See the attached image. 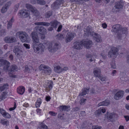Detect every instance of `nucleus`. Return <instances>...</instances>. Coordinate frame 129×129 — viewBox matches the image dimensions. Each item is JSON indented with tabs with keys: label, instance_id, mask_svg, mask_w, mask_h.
<instances>
[{
	"label": "nucleus",
	"instance_id": "1",
	"mask_svg": "<svg viewBox=\"0 0 129 129\" xmlns=\"http://www.w3.org/2000/svg\"><path fill=\"white\" fill-rule=\"evenodd\" d=\"M37 34V33L35 32H33L31 34L33 41V47L35 52H42L45 48H47L49 51L52 52L55 51L54 49H51L52 44L51 43L48 42L46 44L44 43V44H40Z\"/></svg>",
	"mask_w": 129,
	"mask_h": 129
},
{
	"label": "nucleus",
	"instance_id": "2",
	"mask_svg": "<svg viewBox=\"0 0 129 129\" xmlns=\"http://www.w3.org/2000/svg\"><path fill=\"white\" fill-rule=\"evenodd\" d=\"M92 45V43L91 41H86L83 40L80 42H77L74 43V47L76 49H81L83 46L87 48L91 47Z\"/></svg>",
	"mask_w": 129,
	"mask_h": 129
},
{
	"label": "nucleus",
	"instance_id": "3",
	"mask_svg": "<svg viewBox=\"0 0 129 129\" xmlns=\"http://www.w3.org/2000/svg\"><path fill=\"white\" fill-rule=\"evenodd\" d=\"M19 35L20 39L22 42L29 43L30 41V38L27 34L24 32H19L16 34Z\"/></svg>",
	"mask_w": 129,
	"mask_h": 129
},
{
	"label": "nucleus",
	"instance_id": "4",
	"mask_svg": "<svg viewBox=\"0 0 129 129\" xmlns=\"http://www.w3.org/2000/svg\"><path fill=\"white\" fill-rule=\"evenodd\" d=\"M91 29H90L89 27H87V29L85 28L84 29V31L85 32L87 33L88 34L89 33H90V34L93 36V37L94 38V39L97 42L100 43L102 41V40L101 36L99 35H97L96 34L93 32L91 34Z\"/></svg>",
	"mask_w": 129,
	"mask_h": 129
},
{
	"label": "nucleus",
	"instance_id": "5",
	"mask_svg": "<svg viewBox=\"0 0 129 129\" xmlns=\"http://www.w3.org/2000/svg\"><path fill=\"white\" fill-rule=\"evenodd\" d=\"M39 69L40 70H43V69H45L43 70L44 72L47 75H49L52 72L51 68L48 67L44 64L41 65L39 67Z\"/></svg>",
	"mask_w": 129,
	"mask_h": 129
},
{
	"label": "nucleus",
	"instance_id": "6",
	"mask_svg": "<svg viewBox=\"0 0 129 129\" xmlns=\"http://www.w3.org/2000/svg\"><path fill=\"white\" fill-rule=\"evenodd\" d=\"M53 85V83L51 81H47L44 85L46 91H47L50 90L52 88Z\"/></svg>",
	"mask_w": 129,
	"mask_h": 129
},
{
	"label": "nucleus",
	"instance_id": "7",
	"mask_svg": "<svg viewBox=\"0 0 129 129\" xmlns=\"http://www.w3.org/2000/svg\"><path fill=\"white\" fill-rule=\"evenodd\" d=\"M118 51V49L116 47H113L112 48L108 53V55L109 57L112 56L116 57Z\"/></svg>",
	"mask_w": 129,
	"mask_h": 129
},
{
	"label": "nucleus",
	"instance_id": "8",
	"mask_svg": "<svg viewBox=\"0 0 129 129\" xmlns=\"http://www.w3.org/2000/svg\"><path fill=\"white\" fill-rule=\"evenodd\" d=\"M29 12L28 11L22 10L19 12L18 15L20 17H26L29 16Z\"/></svg>",
	"mask_w": 129,
	"mask_h": 129
},
{
	"label": "nucleus",
	"instance_id": "9",
	"mask_svg": "<svg viewBox=\"0 0 129 129\" xmlns=\"http://www.w3.org/2000/svg\"><path fill=\"white\" fill-rule=\"evenodd\" d=\"M124 4V2L122 1H121L116 2L115 6V8L118 9V10H120L122 9Z\"/></svg>",
	"mask_w": 129,
	"mask_h": 129
},
{
	"label": "nucleus",
	"instance_id": "10",
	"mask_svg": "<svg viewBox=\"0 0 129 129\" xmlns=\"http://www.w3.org/2000/svg\"><path fill=\"white\" fill-rule=\"evenodd\" d=\"M75 35V34L74 33L69 32L68 33L67 35L66 41L67 42H70L71 41Z\"/></svg>",
	"mask_w": 129,
	"mask_h": 129
},
{
	"label": "nucleus",
	"instance_id": "11",
	"mask_svg": "<svg viewBox=\"0 0 129 129\" xmlns=\"http://www.w3.org/2000/svg\"><path fill=\"white\" fill-rule=\"evenodd\" d=\"M124 91L122 90H120L114 96V98L116 100H118L123 96L124 94Z\"/></svg>",
	"mask_w": 129,
	"mask_h": 129
},
{
	"label": "nucleus",
	"instance_id": "12",
	"mask_svg": "<svg viewBox=\"0 0 129 129\" xmlns=\"http://www.w3.org/2000/svg\"><path fill=\"white\" fill-rule=\"evenodd\" d=\"M41 28L37 30L38 32L39 31L40 32L39 35V36L42 35L41 38L42 39H44L45 38V36L44 35L46 33V30L45 28H43L42 27H41Z\"/></svg>",
	"mask_w": 129,
	"mask_h": 129
},
{
	"label": "nucleus",
	"instance_id": "13",
	"mask_svg": "<svg viewBox=\"0 0 129 129\" xmlns=\"http://www.w3.org/2000/svg\"><path fill=\"white\" fill-rule=\"evenodd\" d=\"M26 7L28 9L31 11L32 13L36 15V13H37V12L35 8H34L30 5L28 4L26 5Z\"/></svg>",
	"mask_w": 129,
	"mask_h": 129
},
{
	"label": "nucleus",
	"instance_id": "14",
	"mask_svg": "<svg viewBox=\"0 0 129 129\" xmlns=\"http://www.w3.org/2000/svg\"><path fill=\"white\" fill-rule=\"evenodd\" d=\"M101 71L100 69L98 68H96L94 70L93 73L94 75L96 77H99L100 76Z\"/></svg>",
	"mask_w": 129,
	"mask_h": 129
},
{
	"label": "nucleus",
	"instance_id": "15",
	"mask_svg": "<svg viewBox=\"0 0 129 129\" xmlns=\"http://www.w3.org/2000/svg\"><path fill=\"white\" fill-rule=\"evenodd\" d=\"M106 111V109L104 108H100L95 112V114L96 115H99L101 114V112L103 113H105Z\"/></svg>",
	"mask_w": 129,
	"mask_h": 129
},
{
	"label": "nucleus",
	"instance_id": "16",
	"mask_svg": "<svg viewBox=\"0 0 129 129\" xmlns=\"http://www.w3.org/2000/svg\"><path fill=\"white\" fill-rule=\"evenodd\" d=\"M11 4L10 2H8L4 6H3L2 9L1 11L2 13H4L6 12L7 11L8 8V6H9Z\"/></svg>",
	"mask_w": 129,
	"mask_h": 129
},
{
	"label": "nucleus",
	"instance_id": "17",
	"mask_svg": "<svg viewBox=\"0 0 129 129\" xmlns=\"http://www.w3.org/2000/svg\"><path fill=\"white\" fill-rule=\"evenodd\" d=\"M116 115V113L114 112L110 113L109 112H107L106 115V116L108 118L110 119L115 117Z\"/></svg>",
	"mask_w": 129,
	"mask_h": 129
},
{
	"label": "nucleus",
	"instance_id": "18",
	"mask_svg": "<svg viewBox=\"0 0 129 129\" xmlns=\"http://www.w3.org/2000/svg\"><path fill=\"white\" fill-rule=\"evenodd\" d=\"M25 90V88L22 86L18 87L17 89V91L18 93L21 94H23L24 93Z\"/></svg>",
	"mask_w": 129,
	"mask_h": 129
},
{
	"label": "nucleus",
	"instance_id": "19",
	"mask_svg": "<svg viewBox=\"0 0 129 129\" xmlns=\"http://www.w3.org/2000/svg\"><path fill=\"white\" fill-rule=\"evenodd\" d=\"M110 103V101L107 100L100 103L98 104L99 106H107Z\"/></svg>",
	"mask_w": 129,
	"mask_h": 129
},
{
	"label": "nucleus",
	"instance_id": "20",
	"mask_svg": "<svg viewBox=\"0 0 129 129\" xmlns=\"http://www.w3.org/2000/svg\"><path fill=\"white\" fill-rule=\"evenodd\" d=\"M4 40L7 43H11L14 42V39L11 37H7L5 38Z\"/></svg>",
	"mask_w": 129,
	"mask_h": 129
},
{
	"label": "nucleus",
	"instance_id": "21",
	"mask_svg": "<svg viewBox=\"0 0 129 129\" xmlns=\"http://www.w3.org/2000/svg\"><path fill=\"white\" fill-rule=\"evenodd\" d=\"M21 51L20 48L18 46L15 47L14 49V52L16 55H18Z\"/></svg>",
	"mask_w": 129,
	"mask_h": 129
},
{
	"label": "nucleus",
	"instance_id": "22",
	"mask_svg": "<svg viewBox=\"0 0 129 129\" xmlns=\"http://www.w3.org/2000/svg\"><path fill=\"white\" fill-rule=\"evenodd\" d=\"M54 70L55 72L57 73H60L62 71V69L59 66H55Z\"/></svg>",
	"mask_w": 129,
	"mask_h": 129
},
{
	"label": "nucleus",
	"instance_id": "23",
	"mask_svg": "<svg viewBox=\"0 0 129 129\" xmlns=\"http://www.w3.org/2000/svg\"><path fill=\"white\" fill-rule=\"evenodd\" d=\"M89 91L88 89H86V88H84L82 92L81 93L79 96H84V95H85Z\"/></svg>",
	"mask_w": 129,
	"mask_h": 129
},
{
	"label": "nucleus",
	"instance_id": "24",
	"mask_svg": "<svg viewBox=\"0 0 129 129\" xmlns=\"http://www.w3.org/2000/svg\"><path fill=\"white\" fill-rule=\"evenodd\" d=\"M88 0H71V1L72 2H74L77 4H79L83 3V1H86Z\"/></svg>",
	"mask_w": 129,
	"mask_h": 129
},
{
	"label": "nucleus",
	"instance_id": "25",
	"mask_svg": "<svg viewBox=\"0 0 129 129\" xmlns=\"http://www.w3.org/2000/svg\"><path fill=\"white\" fill-rule=\"evenodd\" d=\"M7 96V92L6 91L4 92L1 95L0 98L2 100H3L6 98Z\"/></svg>",
	"mask_w": 129,
	"mask_h": 129
},
{
	"label": "nucleus",
	"instance_id": "26",
	"mask_svg": "<svg viewBox=\"0 0 129 129\" xmlns=\"http://www.w3.org/2000/svg\"><path fill=\"white\" fill-rule=\"evenodd\" d=\"M8 86L7 84H6L0 86V91H2L4 90H6L8 88Z\"/></svg>",
	"mask_w": 129,
	"mask_h": 129
},
{
	"label": "nucleus",
	"instance_id": "27",
	"mask_svg": "<svg viewBox=\"0 0 129 129\" xmlns=\"http://www.w3.org/2000/svg\"><path fill=\"white\" fill-rule=\"evenodd\" d=\"M59 109L60 110H66L68 111L70 109V108L66 106H61L59 107Z\"/></svg>",
	"mask_w": 129,
	"mask_h": 129
},
{
	"label": "nucleus",
	"instance_id": "28",
	"mask_svg": "<svg viewBox=\"0 0 129 129\" xmlns=\"http://www.w3.org/2000/svg\"><path fill=\"white\" fill-rule=\"evenodd\" d=\"M35 24L37 25H49V23L46 22H38L36 23Z\"/></svg>",
	"mask_w": 129,
	"mask_h": 129
},
{
	"label": "nucleus",
	"instance_id": "29",
	"mask_svg": "<svg viewBox=\"0 0 129 129\" xmlns=\"http://www.w3.org/2000/svg\"><path fill=\"white\" fill-rule=\"evenodd\" d=\"M38 129H48V128L47 127L45 124L41 123Z\"/></svg>",
	"mask_w": 129,
	"mask_h": 129
},
{
	"label": "nucleus",
	"instance_id": "30",
	"mask_svg": "<svg viewBox=\"0 0 129 129\" xmlns=\"http://www.w3.org/2000/svg\"><path fill=\"white\" fill-rule=\"evenodd\" d=\"M119 26V25H114L113 27L112 31L114 32H117L118 30V27Z\"/></svg>",
	"mask_w": 129,
	"mask_h": 129
},
{
	"label": "nucleus",
	"instance_id": "31",
	"mask_svg": "<svg viewBox=\"0 0 129 129\" xmlns=\"http://www.w3.org/2000/svg\"><path fill=\"white\" fill-rule=\"evenodd\" d=\"M51 23L52 26L54 28H56L57 25L59 24L58 22L56 21L54 22H52Z\"/></svg>",
	"mask_w": 129,
	"mask_h": 129
},
{
	"label": "nucleus",
	"instance_id": "32",
	"mask_svg": "<svg viewBox=\"0 0 129 129\" xmlns=\"http://www.w3.org/2000/svg\"><path fill=\"white\" fill-rule=\"evenodd\" d=\"M41 104V100L40 99H38L36 103V107H39L40 106Z\"/></svg>",
	"mask_w": 129,
	"mask_h": 129
},
{
	"label": "nucleus",
	"instance_id": "33",
	"mask_svg": "<svg viewBox=\"0 0 129 129\" xmlns=\"http://www.w3.org/2000/svg\"><path fill=\"white\" fill-rule=\"evenodd\" d=\"M95 56L94 55H89V57L91 58L90 59V62H92L94 61Z\"/></svg>",
	"mask_w": 129,
	"mask_h": 129
},
{
	"label": "nucleus",
	"instance_id": "34",
	"mask_svg": "<svg viewBox=\"0 0 129 129\" xmlns=\"http://www.w3.org/2000/svg\"><path fill=\"white\" fill-rule=\"evenodd\" d=\"M92 129H102V127L99 126H93L92 127Z\"/></svg>",
	"mask_w": 129,
	"mask_h": 129
},
{
	"label": "nucleus",
	"instance_id": "35",
	"mask_svg": "<svg viewBox=\"0 0 129 129\" xmlns=\"http://www.w3.org/2000/svg\"><path fill=\"white\" fill-rule=\"evenodd\" d=\"M24 46L27 49H29L30 48V45L29 44L26 43L23 44Z\"/></svg>",
	"mask_w": 129,
	"mask_h": 129
},
{
	"label": "nucleus",
	"instance_id": "36",
	"mask_svg": "<svg viewBox=\"0 0 129 129\" xmlns=\"http://www.w3.org/2000/svg\"><path fill=\"white\" fill-rule=\"evenodd\" d=\"M12 20H10L8 23L7 25V28H9L11 27L12 25Z\"/></svg>",
	"mask_w": 129,
	"mask_h": 129
},
{
	"label": "nucleus",
	"instance_id": "37",
	"mask_svg": "<svg viewBox=\"0 0 129 129\" xmlns=\"http://www.w3.org/2000/svg\"><path fill=\"white\" fill-rule=\"evenodd\" d=\"M28 91L29 92H32L33 93H35L36 92V91L35 90V91H33V89L30 87L29 88Z\"/></svg>",
	"mask_w": 129,
	"mask_h": 129
},
{
	"label": "nucleus",
	"instance_id": "38",
	"mask_svg": "<svg viewBox=\"0 0 129 129\" xmlns=\"http://www.w3.org/2000/svg\"><path fill=\"white\" fill-rule=\"evenodd\" d=\"M37 2L38 4L40 5H44L45 4V2L44 1H37Z\"/></svg>",
	"mask_w": 129,
	"mask_h": 129
},
{
	"label": "nucleus",
	"instance_id": "39",
	"mask_svg": "<svg viewBox=\"0 0 129 129\" xmlns=\"http://www.w3.org/2000/svg\"><path fill=\"white\" fill-rule=\"evenodd\" d=\"M56 4H58L57 5L60 4L61 3H63V1L62 0H58L56 1Z\"/></svg>",
	"mask_w": 129,
	"mask_h": 129
},
{
	"label": "nucleus",
	"instance_id": "40",
	"mask_svg": "<svg viewBox=\"0 0 129 129\" xmlns=\"http://www.w3.org/2000/svg\"><path fill=\"white\" fill-rule=\"evenodd\" d=\"M99 78H100L101 80L102 81H105V80H106V78L104 77H102L101 76H99V77H98Z\"/></svg>",
	"mask_w": 129,
	"mask_h": 129
},
{
	"label": "nucleus",
	"instance_id": "41",
	"mask_svg": "<svg viewBox=\"0 0 129 129\" xmlns=\"http://www.w3.org/2000/svg\"><path fill=\"white\" fill-rule=\"evenodd\" d=\"M86 100L85 99H81L80 101V103L81 104H84Z\"/></svg>",
	"mask_w": 129,
	"mask_h": 129
},
{
	"label": "nucleus",
	"instance_id": "42",
	"mask_svg": "<svg viewBox=\"0 0 129 129\" xmlns=\"http://www.w3.org/2000/svg\"><path fill=\"white\" fill-rule=\"evenodd\" d=\"M12 69L11 70V71H14V70H16L17 69V67L16 66H13L12 67Z\"/></svg>",
	"mask_w": 129,
	"mask_h": 129
},
{
	"label": "nucleus",
	"instance_id": "43",
	"mask_svg": "<svg viewBox=\"0 0 129 129\" xmlns=\"http://www.w3.org/2000/svg\"><path fill=\"white\" fill-rule=\"evenodd\" d=\"M6 122L7 121L4 120L2 119L1 120V123L3 124H5Z\"/></svg>",
	"mask_w": 129,
	"mask_h": 129
},
{
	"label": "nucleus",
	"instance_id": "44",
	"mask_svg": "<svg viewBox=\"0 0 129 129\" xmlns=\"http://www.w3.org/2000/svg\"><path fill=\"white\" fill-rule=\"evenodd\" d=\"M49 113L51 116H55L56 115L54 112H49Z\"/></svg>",
	"mask_w": 129,
	"mask_h": 129
},
{
	"label": "nucleus",
	"instance_id": "45",
	"mask_svg": "<svg viewBox=\"0 0 129 129\" xmlns=\"http://www.w3.org/2000/svg\"><path fill=\"white\" fill-rule=\"evenodd\" d=\"M124 117L125 118L126 121H128L129 120V116H125Z\"/></svg>",
	"mask_w": 129,
	"mask_h": 129
},
{
	"label": "nucleus",
	"instance_id": "46",
	"mask_svg": "<svg viewBox=\"0 0 129 129\" xmlns=\"http://www.w3.org/2000/svg\"><path fill=\"white\" fill-rule=\"evenodd\" d=\"M16 107V106H15V105L13 107L10 108L9 109V110L10 111H12V110H13L15 109Z\"/></svg>",
	"mask_w": 129,
	"mask_h": 129
},
{
	"label": "nucleus",
	"instance_id": "47",
	"mask_svg": "<svg viewBox=\"0 0 129 129\" xmlns=\"http://www.w3.org/2000/svg\"><path fill=\"white\" fill-rule=\"evenodd\" d=\"M62 25H59L58 28V29L57 30V31L58 32L60 31L61 28H62Z\"/></svg>",
	"mask_w": 129,
	"mask_h": 129
},
{
	"label": "nucleus",
	"instance_id": "48",
	"mask_svg": "<svg viewBox=\"0 0 129 129\" xmlns=\"http://www.w3.org/2000/svg\"><path fill=\"white\" fill-rule=\"evenodd\" d=\"M52 14V13L51 12H49L47 14L46 17L48 18Z\"/></svg>",
	"mask_w": 129,
	"mask_h": 129
},
{
	"label": "nucleus",
	"instance_id": "49",
	"mask_svg": "<svg viewBox=\"0 0 129 129\" xmlns=\"http://www.w3.org/2000/svg\"><path fill=\"white\" fill-rule=\"evenodd\" d=\"M36 111L39 114H40L41 112V110L40 109H38L36 110Z\"/></svg>",
	"mask_w": 129,
	"mask_h": 129
},
{
	"label": "nucleus",
	"instance_id": "50",
	"mask_svg": "<svg viewBox=\"0 0 129 129\" xmlns=\"http://www.w3.org/2000/svg\"><path fill=\"white\" fill-rule=\"evenodd\" d=\"M102 26L104 28H106L107 27V25L105 23H104L102 24Z\"/></svg>",
	"mask_w": 129,
	"mask_h": 129
},
{
	"label": "nucleus",
	"instance_id": "51",
	"mask_svg": "<svg viewBox=\"0 0 129 129\" xmlns=\"http://www.w3.org/2000/svg\"><path fill=\"white\" fill-rule=\"evenodd\" d=\"M50 98L49 96H47L46 97V101H48L50 100Z\"/></svg>",
	"mask_w": 129,
	"mask_h": 129
},
{
	"label": "nucleus",
	"instance_id": "52",
	"mask_svg": "<svg viewBox=\"0 0 129 129\" xmlns=\"http://www.w3.org/2000/svg\"><path fill=\"white\" fill-rule=\"evenodd\" d=\"M23 106L26 107H27L29 106V105L28 103H25L23 104Z\"/></svg>",
	"mask_w": 129,
	"mask_h": 129
},
{
	"label": "nucleus",
	"instance_id": "53",
	"mask_svg": "<svg viewBox=\"0 0 129 129\" xmlns=\"http://www.w3.org/2000/svg\"><path fill=\"white\" fill-rule=\"evenodd\" d=\"M125 107L126 108L127 110H129V105L126 104V105Z\"/></svg>",
	"mask_w": 129,
	"mask_h": 129
},
{
	"label": "nucleus",
	"instance_id": "54",
	"mask_svg": "<svg viewBox=\"0 0 129 129\" xmlns=\"http://www.w3.org/2000/svg\"><path fill=\"white\" fill-rule=\"evenodd\" d=\"M68 69V68L67 67H65L63 68L62 69V71H66Z\"/></svg>",
	"mask_w": 129,
	"mask_h": 129
},
{
	"label": "nucleus",
	"instance_id": "55",
	"mask_svg": "<svg viewBox=\"0 0 129 129\" xmlns=\"http://www.w3.org/2000/svg\"><path fill=\"white\" fill-rule=\"evenodd\" d=\"M125 93H129V88L126 89L125 90Z\"/></svg>",
	"mask_w": 129,
	"mask_h": 129
},
{
	"label": "nucleus",
	"instance_id": "56",
	"mask_svg": "<svg viewBox=\"0 0 129 129\" xmlns=\"http://www.w3.org/2000/svg\"><path fill=\"white\" fill-rule=\"evenodd\" d=\"M119 129H124V126L122 125H120L119 127Z\"/></svg>",
	"mask_w": 129,
	"mask_h": 129
},
{
	"label": "nucleus",
	"instance_id": "57",
	"mask_svg": "<svg viewBox=\"0 0 129 129\" xmlns=\"http://www.w3.org/2000/svg\"><path fill=\"white\" fill-rule=\"evenodd\" d=\"M116 71L115 70H113L112 72V74H113V75H114V74H115L116 73Z\"/></svg>",
	"mask_w": 129,
	"mask_h": 129
},
{
	"label": "nucleus",
	"instance_id": "58",
	"mask_svg": "<svg viewBox=\"0 0 129 129\" xmlns=\"http://www.w3.org/2000/svg\"><path fill=\"white\" fill-rule=\"evenodd\" d=\"M15 6L16 7V8H15V9H17V8H18V6H19V5L17 4V5H16Z\"/></svg>",
	"mask_w": 129,
	"mask_h": 129
},
{
	"label": "nucleus",
	"instance_id": "59",
	"mask_svg": "<svg viewBox=\"0 0 129 129\" xmlns=\"http://www.w3.org/2000/svg\"><path fill=\"white\" fill-rule=\"evenodd\" d=\"M10 58L11 59H12L13 58V56L12 55H11L10 56Z\"/></svg>",
	"mask_w": 129,
	"mask_h": 129
},
{
	"label": "nucleus",
	"instance_id": "60",
	"mask_svg": "<svg viewBox=\"0 0 129 129\" xmlns=\"http://www.w3.org/2000/svg\"><path fill=\"white\" fill-rule=\"evenodd\" d=\"M126 99L127 100H129V95L126 96Z\"/></svg>",
	"mask_w": 129,
	"mask_h": 129
},
{
	"label": "nucleus",
	"instance_id": "61",
	"mask_svg": "<svg viewBox=\"0 0 129 129\" xmlns=\"http://www.w3.org/2000/svg\"><path fill=\"white\" fill-rule=\"evenodd\" d=\"M15 129H19L18 127L17 126H16L15 127Z\"/></svg>",
	"mask_w": 129,
	"mask_h": 129
},
{
	"label": "nucleus",
	"instance_id": "62",
	"mask_svg": "<svg viewBox=\"0 0 129 129\" xmlns=\"http://www.w3.org/2000/svg\"><path fill=\"white\" fill-rule=\"evenodd\" d=\"M106 1L105 2H106V3H108L110 1L109 0H105Z\"/></svg>",
	"mask_w": 129,
	"mask_h": 129
},
{
	"label": "nucleus",
	"instance_id": "63",
	"mask_svg": "<svg viewBox=\"0 0 129 129\" xmlns=\"http://www.w3.org/2000/svg\"><path fill=\"white\" fill-rule=\"evenodd\" d=\"M100 1V0H95L97 2H99Z\"/></svg>",
	"mask_w": 129,
	"mask_h": 129
},
{
	"label": "nucleus",
	"instance_id": "64",
	"mask_svg": "<svg viewBox=\"0 0 129 129\" xmlns=\"http://www.w3.org/2000/svg\"><path fill=\"white\" fill-rule=\"evenodd\" d=\"M38 26L36 27L35 28V29H37V28H38Z\"/></svg>",
	"mask_w": 129,
	"mask_h": 129
}]
</instances>
